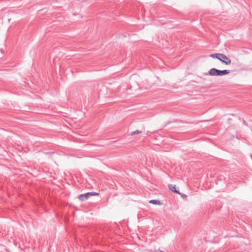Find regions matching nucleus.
Instances as JSON below:
<instances>
[{
    "label": "nucleus",
    "mask_w": 252,
    "mask_h": 252,
    "mask_svg": "<svg viewBox=\"0 0 252 252\" xmlns=\"http://www.w3.org/2000/svg\"><path fill=\"white\" fill-rule=\"evenodd\" d=\"M169 189L173 192L180 194V192L176 189V186L174 185H168Z\"/></svg>",
    "instance_id": "20e7f679"
},
{
    "label": "nucleus",
    "mask_w": 252,
    "mask_h": 252,
    "mask_svg": "<svg viewBox=\"0 0 252 252\" xmlns=\"http://www.w3.org/2000/svg\"><path fill=\"white\" fill-rule=\"evenodd\" d=\"M230 71L228 70H220L215 68H211L208 72V74L211 76H223L229 73Z\"/></svg>",
    "instance_id": "f03ea898"
},
{
    "label": "nucleus",
    "mask_w": 252,
    "mask_h": 252,
    "mask_svg": "<svg viewBox=\"0 0 252 252\" xmlns=\"http://www.w3.org/2000/svg\"><path fill=\"white\" fill-rule=\"evenodd\" d=\"M210 57L212 58H217L226 65L230 64L231 63V60H230V59H229L226 56L223 54H212L210 55Z\"/></svg>",
    "instance_id": "f257e3e1"
},
{
    "label": "nucleus",
    "mask_w": 252,
    "mask_h": 252,
    "mask_svg": "<svg viewBox=\"0 0 252 252\" xmlns=\"http://www.w3.org/2000/svg\"><path fill=\"white\" fill-rule=\"evenodd\" d=\"M150 203H152L155 205H160V202L158 200H151L149 201Z\"/></svg>",
    "instance_id": "39448f33"
},
{
    "label": "nucleus",
    "mask_w": 252,
    "mask_h": 252,
    "mask_svg": "<svg viewBox=\"0 0 252 252\" xmlns=\"http://www.w3.org/2000/svg\"><path fill=\"white\" fill-rule=\"evenodd\" d=\"M96 194H97V193H95L94 192H87V193H85V194H80L78 198H79V199L80 200L84 201V200L87 199L91 196L94 195H96Z\"/></svg>",
    "instance_id": "7ed1b4c3"
},
{
    "label": "nucleus",
    "mask_w": 252,
    "mask_h": 252,
    "mask_svg": "<svg viewBox=\"0 0 252 252\" xmlns=\"http://www.w3.org/2000/svg\"><path fill=\"white\" fill-rule=\"evenodd\" d=\"M141 133V131H140L139 130H135V131L131 132V135H134L135 134H139V133Z\"/></svg>",
    "instance_id": "423d86ee"
}]
</instances>
